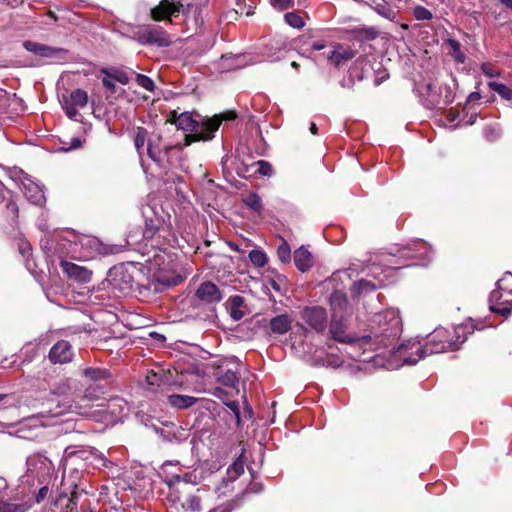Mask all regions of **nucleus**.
Wrapping results in <instances>:
<instances>
[{
  "mask_svg": "<svg viewBox=\"0 0 512 512\" xmlns=\"http://www.w3.org/2000/svg\"><path fill=\"white\" fill-rule=\"evenodd\" d=\"M183 508L189 510L191 512H200L201 511V502L200 498L196 495H191L187 498L186 502L183 504Z\"/></svg>",
  "mask_w": 512,
  "mask_h": 512,
  "instance_id": "43",
  "label": "nucleus"
},
{
  "mask_svg": "<svg viewBox=\"0 0 512 512\" xmlns=\"http://www.w3.org/2000/svg\"><path fill=\"white\" fill-rule=\"evenodd\" d=\"M159 379L160 377L157 375V373L151 371L147 375V382L149 385H159Z\"/></svg>",
  "mask_w": 512,
  "mask_h": 512,
  "instance_id": "58",
  "label": "nucleus"
},
{
  "mask_svg": "<svg viewBox=\"0 0 512 512\" xmlns=\"http://www.w3.org/2000/svg\"><path fill=\"white\" fill-rule=\"evenodd\" d=\"M490 310L507 317L512 312V273L506 272L489 296Z\"/></svg>",
  "mask_w": 512,
  "mask_h": 512,
  "instance_id": "5",
  "label": "nucleus"
},
{
  "mask_svg": "<svg viewBox=\"0 0 512 512\" xmlns=\"http://www.w3.org/2000/svg\"><path fill=\"white\" fill-rule=\"evenodd\" d=\"M373 71L375 74V78H374L375 86L381 85L384 81H386L389 78V73H388L387 69H385L381 63H378V68L374 69Z\"/></svg>",
  "mask_w": 512,
  "mask_h": 512,
  "instance_id": "45",
  "label": "nucleus"
},
{
  "mask_svg": "<svg viewBox=\"0 0 512 512\" xmlns=\"http://www.w3.org/2000/svg\"><path fill=\"white\" fill-rule=\"evenodd\" d=\"M488 87L494 92L498 93L501 98L505 100H512V89L507 85L491 81L488 83Z\"/></svg>",
  "mask_w": 512,
  "mask_h": 512,
  "instance_id": "33",
  "label": "nucleus"
},
{
  "mask_svg": "<svg viewBox=\"0 0 512 512\" xmlns=\"http://www.w3.org/2000/svg\"><path fill=\"white\" fill-rule=\"evenodd\" d=\"M263 489V486L261 483H258V482H253V483H250L247 487V492H250V493H259L261 492Z\"/></svg>",
  "mask_w": 512,
  "mask_h": 512,
  "instance_id": "56",
  "label": "nucleus"
},
{
  "mask_svg": "<svg viewBox=\"0 0 512 512\" xmlns=\"http://www.w3.org/2000/svg\"><path fill=\"white\" fill-rule=\"evenodd\" d=\"M23 47L26 51L43 58H57L68 53V50L65 48L52 47L30 40L24 41Z\"/></svg>",
  "mask_w": 512,
  "mask_h": 512,
  "instance_id": "14",
  "label": "nucleus"
},
{
  "mask_svg": "<svg viewBox=\"0 0 512 512\" xmlns=\"http://www.w3.org/2000/svg\"><path fill=\"white\" fill-rule=\"evenodd\" d=\"M112 78L120 82L123 85H127L130 81L128 74L121 70H115L112 74Z\"/></svg>",
  "mask_w": 512,
  "mask_h": 512,
  "instance_id": "53",
  "label": "nucleus"
},
{
  "mask_svg": "<svg viewBox=\"0 0 512 512\" xmlns=\"http://www.w3.org/2000/svg\"><path fill=\"white\" fill-rule=\"evenodd\" d=\"M51 479H39L38 483L41 485L38 492L35 494V502L41 503L44 501L49 493V484Z\"/></svg>",
  "mask_w": 512,
  "mask_h": 512,
  "instance_id": "39",
  "label": "nucleus"
},
{
  "mask_svg": "<svg viewBox=\"0 0 512 512\" xmlns=\"http://www.w3.org/2000/svg\"><path fill=\"white\" fill-rule=\"evenodd\" d=\"M277 256L282 263H289L291 260V249L285 240L277 248Z\"/></svg>",
  "mask_w": 512,
  "mask_h": 512,
  "instance_id": "40",
  "label": "nucleus"
},
{
  "mask_svg": "<svg viewBox=\"0 0 512 512\" xmlns=\"http://www.w3.org/2000/svg\"><path fill=\"white\" fill-rule=\"evenodd\" d=\"M443 335H445L444 328L435 329L424 345L418 341H408L399 345L395 352L405 364H416L426 355L443 353L451 349L450 345L441 343Z\"/></svg>",
  "mask_w": 512,
  "mask_h": 512,
  "instance_id": "3",
  "label": "nucleus"
},
{
  "mask_svg": "<svg viewBox=\"0 0 512 512\" xmlns=\"http://www.w3.org/2000/svg\"><path fill=\"white\" fill-rule=\"evenodd\" d=\"M244 304V298L240 295H234L230 298V308L229 313L230 317L234 321H239L244 317V312L241 310V307Z\"/></svg>",
  "mask_w": 512,
  "mask_h": 512,
  "instance_id": "29",
  "label": "nucleus"
},
{
  "mask_svg": "<svg viewBox=\"0 0 512 512\" xmlns=\"http://www.w3.org/2000/svg\"><path fill=\"white\" fill-rule=\"evenodd\" d=\"M375 10L379 15H381L382 17H384L388 20L395 21V19H396V16H397L396 12L386 4L378 5L375 8Z\"/></svg>",
  "mask_w": 512,
  "mask_h": 512,
  "instance_id": "46",
  "label": "nucleus"
},
{
  "mask_svg": "<svg viewBox=\"0 0 512 512\" xmlns=\"http://www.w3.org/2000/svg\"><path fill=\"white\" fill-rule=\"evenodd\" d=\"M225 404L233 412L237 425H240L241 416H240V408H239L238 402L230 401V402H226Z\"/></svg>",
  "mask_w": 512,
  "mask_h": 512,
  "instance_id": "52",
  "label": "nucleus"
},
{
  "mask_svg": "<svg viewBox=\"0 0 512 512\" xmlns=\"http://www.w3.org/2000/svg\"><path fill=\"white\" fill-rule=\"evenodd\" d=\"M73 356L71 344L66 340H60L51 347L48 358L53 364H66L72 361Z\"/></svg>",
  "mask_w": 512,
  "mask_h": 512,
  "instance_id": "15",
  "label": "nucleus"
},
{
  "mask_svg": "<svg viewBox=\"0 0 512 512\" xmlns=\"http://www.w3.org/2000/svg\"><path fill=\"white\" fill-rule=\"evenodd\" d=\"M502 5L512 10V0H498Z\"/></svg>",
  "mask_w": 512,
  "mask_h": 512,
  "instance_id": "64",
  "label": "nucleus"
},
{
  "mask_svg": "<svg viewBox=\"0 0 512 512\" xmlns=\"http://www.w3.org/2000/svg\"><path fill=\"white\" fill-rule=\"evenodd\" d=\"M351 33L358 41H372L379 36V31L375 27H359L353 29Z\"/></svg>",
  "mask_w": 512,
  "mask_h": 512,
  "instance_id": "28",
  "label": "nucleus"
},
{
  "mask_svg": "<svg viewBox=\"0 0 512 512\" xmlns=\"http://www.w3.org/2000/svg\"><path fill=\"white\" fill-rule=\"evenodd\" d=\"M267 284L270 285L276 292L281 293L283 286L286 284V278L284 276H277V278L267 279Z\"/></svg>",
  "mask_w": 512,
  "mask_h": 512,
  "instance_id": "48",
  "label": "nucleus"
},
{
  "mask_svg": "<svg viewBox=\"0 0 512 512\" xmlns=\"http://www.w3.org/2000/svg\"><path fill=\"white\" fill-rule=\"evenodd\" d=\"M466 327L464 326H458L453 329V335L450 331L445 329V335H443V338L441 339L442 344H447L451 346V349L449 351H455L458 350L462 343H464L467 339L465 336Z\"/></svg>",
  "mask_w": 512,
  "mask_h": 512,
  "instance_id": "19",
  "label": "nucleus"
},
{
  "mask_svg": "<svg viewBox=\"0 0 512 512\" xmlns=\"http://www.w3.org/2000/svg\"><path fill=\"white\" fill-rule=\"evenodd\" d=\"M195 296L207 304L217 303L222 299L221 291L216 284L210 281L201 283L195 292Z\"/></svg>",
  "mask_w": 512,
  "mask_h": 512,
  "instance_id": "17",
  "label": "nucleus"
},
{
  "mask_svg": "<svg viewBox=\"0 0 512 512\" xmlns=\"http://www.w3.org/2000/svg\"><path fill=\"white\" fill-rule=\"evenodd\" d=\"M251 452V450H242L241 455L228 467L227 469V478L229 481H235L241 474L244 472V459L246 458V453Z\"/></svg>",
  "mask_w": 512,
  "mask_h": 512,
  "instance_id": "25",
  "label": "nucleus"
},
{
  "mask_svg": "<svg viewBox=\"0 0 512 512\" xmlns=\"http://www.w3.org/2000/svg\"><path fill=\"white\" fill-rule=\"evenodd\" d=\"M243 203L248 208L253 211L260 213L262 210V201L261 198L256 193H249L247 196L243 198Z\"/></svg>",
  "mask_w": 512,
  "mask_h": 512,
  "instance_id": "36",
  "label": "nucleus"
},
{
  "mask_svg": "<svg viewBox=\"0 0 512 512\" xmlns=\"http://www.w3.org/2000/svg\"><path fill=\"white\" fill-rule=\"evenodd\" d=\"M248 256L251 263L256 267H263L267 263V256L261 250H251Z\"/></svg>",
  "mask_w": 512,
  "mask_h": 512,
  "instance_id": "38",
  "label": "nucleus"
},
{
  "mask_svg": "<svg viewBox=\"0 0 512 512\" xmlns=\"http://www.w3.org/2000/svg\"><path fill=\"white\" fill-rule=\"evenodd\" d=\"M102 72L106 74V76L102 78L103 86L107 90H109L111 93H115L116 92V84H115L116 80L112 78V74L108 73V71L106 69H103Z\"/></svg>",
  "mask_w": 512,
  "mask_h": 512,
  "instance_id": "49",
  "label": "nucleus"
},
{
  "mask_svg": "<svg viewBox=\"0 0 512 512\" xmlns=\"http://www.w3.org/2000/svg\"><path fill=\"white\" fill-rule=\"evenodd\" d=\"M325 43L323 41H317L312 43L311 48L315 51H319L325 48Z\"/></svg>",
  "mask_w": 512,
  "mask_h": 512,
  "instance_id": "61",
  "label": "nucleus"
},
{
  "mask_svg": "<svg viewBox=\"0 0 512 512\" xmlns=\"http://www.w3.org/2000/svg\"><path fill=\"white\" fill-rule=\"evenodd\" d=\"M123 402L120 398H113L107 402L98 403L96 406L100 409L92 411V406L88 404L72 405L68 402H61L57 397H53L44 404L43 410L40 412L41 415L59 417L66 413H76L85 417L95 418L97 412L107 411L113 404Z\"/></svg>",
  "mask_w": 512,
  "mask_h": 512,
  "instance_id": "4",
  "label": "nucleus"
},
{
  "mask_svg": "<svg viewBox=\"0 0 512 512\" xmlns=\"http://www.w3.org/2000/svg\"><path fill=\"white\" fill-rule=\"evenodd\" d=\"M301 318L317 333H323L327 327V312L321 306L305 307L301 311Z\"/></svg>",
  "mask_w": 512,
  "mask_h": 512,
  "instance_id": "8",
  "label": "nucleus"
},
{
  "mask_svg": "<svg viewBox=\"0 0 512 512\" xmlns=\"http://www.w3.org/2000/svg\"><path fill=\"white\" fill-rule=\"evenodd\" d=\"M142 215L144 218V229L141 232V238L138 228L130 230L126 238L128 246H133L139 243L140 240L149 242L156 237V245L160 251H164L166 249L164 246L166 245L173 247L177 244L178 239L176 235L171 231L170 227L164 225L163 217L158 215L153 208L147 207L143 209Z\"/></svg>",
  "mask_w": 512,
  "mask_h": 512,
  "instance_id": "1",
  "label": "nucleus"
},
{
  "mask_svg": "<svg viewBox=\"0 0 512 512\" xmlns=\"http://www.w3.org/2000/svg\"><path fill=\"white\" fill-rule=\"evenodd\" d=\"M181 481V477L180 476H174L170 482H169V486L170 488H173L176 484H178L179 482Z\"/></svg>",
  "mask_w": 512,
  "mask_h": 512,
  "instance_id": "63",
  "label": "nucleus"
},
{
  "mask_svg": "<svg viewBox=\"0 0 512 512\" xmlns=\"http://www.w3.org/2000/svg\"><path fill=\"white\" fill-rule=\"evenodd\" d=\"M24 195L31 203L36 205H41L45 200L43 191L35 183L24 185Z\"/></svg>",
  "mask_w": 512,
  "mask_h": 512,
  "instance_id": "26",
  "label": "nucleus"
},
{
  "mask_svg": "<svg viewBox=\"0 0 512 512\" xmlns=\"http://www.w3.org/2000/svg\"><path fill=\"white\" fill-rule=\"evenodd\" d=\"M294 263L299 271L307 272L314 265V258L312 254L302 246L294 252Z\"/></svg>",
  "mask_w": 512,
  "mask_h": 512,
  "instance_id": "22",
  "label": "nucleus"
},
{
  "mask_svg": "<svg viewBox=\"0 0 512 512\" xmlns=\"http://www.w3.org/2000/svg\"><path fill=\"white\" fill-rule=\"evenodd\" d=\"M481 71L488 77H498L500 72L491 63L485 62L481 65Z\"/></svg>",
  "mask_w": 512,
  "mask_h": 512,
  "instance_id": "51",
  "label": "nucleus"
},
{
  "mask_svg": "<svg viewBox=\"0 0 512 512\" xmlns=\"http://www.w3.org/2000/svg\"><path fill=\"white\" fill-rule=\"evenodd\" d=\"M88 95L83 89H75L70 94V103L83 108L87 105Z\"/></svg>",
  "mask_w": 512,
  "mask_h": 512,
  "instance_id": "34",
  "label": "nucleus"
},
{
  "mask_svg": "<svg viewBox=\"0 0 512 512\" xmlns=\"http://www.w3.org/2000/svg\"><path fill=\"white\" fill-rule=\"evenodd\" d=\"M257 166V170L255 173H259L262 176H271L273 173V167L272 165L264 160H259L256 162H253L250 166H247L245 168V172H249L251 167Z\"/></svg>",
  "mask_w": 512,
  "mask_h": 512,
  "instance_id": "35",
  "label": "nucleus"
},
{
  "mask_svg": "<svg viewBox=\"0 0 512 512\" xmlns=\"http://www.w3.org/2000/svg\"><path fill=\"white\" fill-rule=\"evenodd\" d=\"M413 16L415 19L420 21L431 20L433 18L432 12L421 5H418L413 9Z\"/></svg>",
  "mask_w": 512,
  "mask_h": 512,
  "instance_id": "44",
  "label": "nucleus"
},
{
  "mask_svg": "<svg viewBox=\"0 0 512 512\" xmlns=\"http://www.w3.org/2000/svg\"><path fill=\"white\" fill-rule=\"evenodd\" d=\"M330 304L333 310V316H338L346 311L349 306L347 296L341 291H335L330 297Z\"/></svg>",
  "mask_w": 512,
  "mask_h": 512,
  "instance_id": "24",
  "label": "nucleus"
},
{
  "mask_svg": "<svg viewBox=\"0 0 512 512\" xmlns=\"http://www.w3.org/2000/svg\"><path fill=\"white\" fill-rule=\"evenodd\" d=\"M31 507L29 500L0 497V512H27Z\"/></svg>",
  "mask_w": 512,
  "mask_h": 512,
  "instance_id": "20",
  "label": "nucleus"
},
{
  "mask_svg": "<svg viewBox=\"0 0 512 512\" xmlns=\"http://www.w3.org/2000/svg\"><path fill=\"white\" fill-rule=\"evenodd\" d=\"M126 246L128 245H105L102 247L101 252L104 255L118 254L124 251Z\"/></svg>",
  "mask_w": 512,
  "mask_h": 512,
  "instance_id": "50",
  "label": "nucleus"
},
{
  "mask_svg": "<svg viewBox=\"0 0 512 512\" xmlns=\"http://www.w3.org/2000/svg\"><path fill=\"white\" fill-rule=\"evenodd\" d=\"M480 99H481V94L479 92H472L469 94V96L467 98V102L472 103V102L478 101Z\"/></svg>",
  "mask_w": 512,
  "mask_h": 512,
  "instance_id": "59",
  "label": "nucleus"
},
{
  "mask_svg": "<svg viewBox=\"0 0 512 512\" xmlns=\"http://www.w3.org/2000/svg\"><path fill=\"white\" fill-rule=\"evenodd\" d=\"M147 136H148V131L146 128L137 127L135 129L134 145H135V148L140 156L143 154L144 146L148 141Z\"/></svg>",
  "mask_w": 512,
  "mask_h": 512,
  "instance_id": "31",
  "label": "nucleus"
},
{
  "mask_svg": "<svg viewBox=\"0 0 512 512\" xmlns=\"http://www.w3.org/2000/svg\"><path fill=\"white\" fill-rule=\"evenodd\" d=\"M133 39L144 46L168 47L172 41L168 32L159 25H144L134 31Z\"/></svg>",
  "mask_w": 512,
  "mask_h": 512,
  "instance_id": "6",
  "label": "nucleus"
},
{
  "mask_svg": "<svg viewBox=\"0 0 512 512\" xmlns=\"http://www.w3.org/2000/svg\"><path fill=\"white\" fill-rule=\"evenodd\" d=\"M237 118V113L234 110H226L220 114L214 115L212 118L207 119V133L201 137L190 136V141L195 139H204V141H210L214 138V133L219 129L223 121H233Z\"/></svg>",
  "mask_w": 512,
  "mask_h": 512,
  "instance_id": "16",
  "label": "nucleus"
},
{
  "mask_svg": "<svg viewBox=\"0 0 512 512\" xmlns=\"http://www.w3.org/2000/svg\"><path fill=\"white\" fill-rule=\"evenodd\" d=\"M84 375L93 381L106 379L110 376L108 370L101 368H86L84 370Z\"/></svg>",
  "mask_w": 512,
  "mask_h": 512,
  "instance_id": "37",
  "label": "nucleus"
},
{
  "mask_svg": "<svg viewBox=\"0 0 512 512\" xmlns=\"http://www.w3.org/2000/svg\"><path fill=\"white\" fill-rule=\"evenodd\" d=\"M77 107L76 105H73L71 103H66L63 108L65 110V114L67 115V117L69 119H74L77 115H78V110H77Z\"/></svg>",
  "mask_w": 512,
  "mask_h": 512,
  "instance_id": "54",
  "label": "nucleus"
},
{
  "mask_svg": "<svg viewBox=\"0 0 512 512\" xmlns=\"http://www.w3.org/2000/svg\"><path fill=\"white\" fill-rule=\"evenodd\" d=\"M429 248L423 240H417L398 248L397 255L406 260H422L428 256Z\"/></svg>",
  "mask_w": 512,
  "mask_h": 512,
  "instance_id": "13",
  "label": "nucleus"
},
{
  "mask_svg": "<svg viewBox=\"0 0 512 512\" xmlns=\"http://www.w3.org/2000/svg\"><path fill=\"white\" fill-rule=\"evenodd\" d=\"M20 253L25 256L26 254L30 253L31 246L28 243H22L19 247Z\"/></svg>",
  "mask_w": 512,
  "mask_h": 512,
  "instance_id": "60",
  "label": "nucleus"
},
{
  "mask_svg": "<svg viewBox=\"0 0 512 512\" xmlns=\"http://www.w3.org/2000/svg\"><path fill=\"white\" fill-rule=\"evenodd\" d=\"M213 395L220 398V399H223L224 398V395H226L225 391L220 388V387H217L215 388L214 392H213Z\"/></svg>",
  "mask_w": 512,
  "mask_h": 512,
  "instance_id": "62",
  "label": "nucleus"
},
{
  "mask_svg": "<svg viewBox=\"0 0 512 512\" xmlns=\"http://www.w3.org/2000/svg\"><path fill=\"white\" fill-rule=\"evenodd\" d=\"M398 319L393 318L390 323L384 322V326L381 329H372L370 334L357 337L355 335L346 334V319L343 314L338 316H332L330 324V333L332 338L340 343L354 344L358 341L368 343L373 340V344L377 347H388L392 341L396 338L398 333Z\"/></svg>",
  "mask_w": 512,
  "mask_h": 512,
  "instance_id": "2",
  "label": "nucleus"
},
{
  "mask_svg": "<svg viewBox=\"0 0 512 512\" xmlns=\"http://www.w3.org/2000/svg\"><path fill=\"white\" fill-rule=\"evenodd\" d=\"M286 23L296 29H300L304 26L303 18L295 12H288L284 16Z\"/></svg>",
  "mask_w": 512,
  "mask_h": 512,
  "instance_id": "42",
  "label": "nucleus"
},
{
  "mask_svg": "<svg viewBox=\"0 0 512 512\" xmlns=\"http://www.w3.org/2000/svg\"><path fill=\"white\" fill-rule=\"evenodd\" d=\"M357 287V293H367V292H374L376 290V285L372 283L371 281L361 279L356 283Z\"/></svg>",
  "mask_w": 512,
  "mask_h": 512,
  "instance_id": "47",
  "label": "nucleus"
},
{
  "mask_svg": "<svg viewBox=\"0 0 512 512\" xmlns=\"http://www.w3.org/2000/svg\"><path fill=\"white\" fill-rule=\"evenodd\" d=\"M135 81L137 83V85H139L140 87L144 88L145 90L149 91V92H152L154 91L155 89V84H154V81L144 75V74H140V73H135Z\"/></svg>",
  "mask_w": 512,
  "mask_h": 512,
  "instance_id": "41",
  "label": "nucleus"
},
{
  "mask_svg": "<svg viewBox=\"0 0 512 512\" xmlns=\"http://www.w3.org/2000/svg\"><path fill=\"white\" fill-rule=\"evenodd\" d=\"M292 327V319L287 314H279L271 318L265 326L269 335H283Z\"/></svg>",
  "mask_w": 512,
  "mask_h": 512,
  "instance_id": "18",
  "label": "nucleus"
},
{
  "mask_svg": "<svg viewBox=\"0 0 512 512\" xmlns=\"http://www.w3.org/2000/svg\"><path fill=\"white\" fill-rule=\"evenodd\" d=\"M27 467L28 471L32 474H35L37 479H51L54 472V465L52 461L42 455L41 453H36L27 458Z\"/></svg>",
  "mask_w": 512,
  "mask_h": 512,
  "instance_id": "9",
  "label": "nucleus"
},
{
  "mask_svg": "<svg viewBox=\"0 0 512 512\" xmlns=\"http://www.w3.org/2000/svg\"><path fill=\"white\" fill-rule=\"evenodd\" d=\"M161 141L162 136L160 134L151 136L147 141V155L159 166L163 163Z\"/></svg>",
  "mask_w": 512,
  "mask_h": 512,
  "instance_id": "21",
  "label": "nucleus"
},
{
  "mask_svg": "<svg viewBox=\"0 0 512 512\" xmlns=\"http://www.w3.org/2000/svg\"><path fill=\"white\" fill-rule=\"evenodd\" d=\"M360 70V74L357 75V78L359 81H362L364 80L365 78H367V74L366 72H368L369 70H374V67H373V64L371 63L370 60H368V58L366 56H360L359 58L356 59V61L354 62V66H353V70Z\"/></svg>",
  "mask_w": 512,
  "mask_h": 512,
  "instance_id": "30",
  "label": "nucleus"
},
{
  "mask_svg": "<svg viewBox=\"0 0 512 512\" xmlns=\"http://www.w3.org/2000/svg\"><path fill=\"white\" fill-rule=\"evenodd\" d=\"M197 402V398L188 395L172 394L168 396V403L178 409H187Z\"/></svg>",
  "mask_w": 512,
  "mask_h": 512,
  "instance_id": "27",
  "label": "nucleus"
},
{
  "mask_svg": "<svg viewBox=\"0 0 512 512\" xmlns=\"http://www.w3.org/2000/svg\"><path fill=\"white\" fill-rule=\"evenodd\" d=\"M181 118V113H178L176 110H173L169 113L166 122L170 124H174L176 127L178 126V120Z\"/></svg>",
  "mask_w": 512,
  "mask_h": 512,
  "instance_id": "55",
  "label": "nucleus"
},
{
  "mask_svg": "<svg viewBox=\"0 0 512 512\" xmlns=\"http://www.w3.org/2000/svg\"><path fill=\"white\" fill-rule=\"evenodd\" d=\"M448 45L451 47L450 55L457 63L463 64L466 61V55L461 50V44L455 39H448Z\"/></svg>",
  "mask_w": 512,
  "mask_h": 512,
  "instance_id": "32",
  "label": "nucleus"
},
{
  "mask_svg": "<svg viewBox=\"0 0 512 512\" xmlns=\"http://www.w3.org/2000/svg\"><path fill=\"white\" fill-rule=\"evenodd\" d=\"M182 7L183 5L180 2L161 0L157 6L151 9L150 15L154 21L168 20L171 22V17L177 16Z\"/></svg>",
  "mask_w": 512,
  "mask_h": 512,
  "instance_id": "10",
  "label": "nucleus"
},
{
  "mask_svg": "<svg viewBox=\"0 0 512 512\" xmlns=\"http://www.w3.org/2000/svg\"><path fill=\"white\" fill-rule=\"evenodd\" d=\"M216 379L217 382L220 383L222 386L237 390L239 376L235 371L231 369L223 370L219 368V370L216 373Z\"/></svg>",
  "mask_w": 512,
  "mask_h": 512,
  "instance_id": "23",
  "label": "nucleus"
},
{
  "mask_svg": "<svg viewBox=\"0 0 512 512\" xmlns=\"http://www.w3.org/2000/svg\"><path fill=\"white\" fill-rule=\"evenodd\" d=\"M60 267L69 280L77 283H88L92 278L93 272L84 266L61 260Z\"/></svg>",
  "mask_w": 512,
  "mask_h": 512,
  "instance_id": "11",
  "label": "nucleus"
},
{
  "mask_svg": "<svg viewBox=\"0 0 512 512\" xmlns=\"http://www.w3.org/2000/svg\"><path fill=\"white\" fill-rule=\"evenodd\" d=\"M177 129L190 132L185 134L183 143V146H190L194 142L204 141V139H193L191 141L189 139L190 136L197 138L205 135L208 132L207 120L200 122L193 118L192 113L187 111L182 112L181 118L178 120Z\"/></svg>",
  "mask_w": 512,
  "mask_h": 512,
  "instance_id": "7",
  "label": "nucleus"
},
{
  "mask_svg": "<svg viewBox=\"0 0 512 512\" xmlns=\"http://www.w3.org/2000/svg\"><path fill=\"white\" fill-rule=\"evenodd\" d=\"M183 144H176L174 146L172 145H168V146H165L163 149H162V152H163V161L165 160L166 157H168L169 155V152L174 149V148H177L179 150H182L183 149Z\"/></svg>",
  "mask_w": 512,
  "mask_h": 512,
  "instance_id": "57",
  "label": "nucleus"
},
{
  "mask_svg": "<svg viewBox=\"0 0 512 512\" xmlns=\"http://www.w3.org/2000/svg\"><path fill=\"white\" fill-rule=\"evenodd\" d=\"M332 48L333 49L327 55V60L337 69L357 55V50L342 43H334Z\"/></svg>",
  "mask_w": 512,
  "mask_h": 512,
  "instance_id": "12",
  "label": "nucleus"
}]
</instances>
